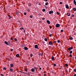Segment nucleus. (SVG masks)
<instances>
[{"mask_svg": "<svg viewBox=\"0 0 76 76\" xmlns=\"http://www.w3.org/2000/svg\"><path fill=\"white\" fill-rule=\"evenodd\" d=\"M46 22L48 24H50V21L49 20H47Z\"/></svg>", "mask_w": 76, "mask_h": 76, "instance_id": "6", "label": "nucleus"}, {"mask_svg": "<svg viewBox=\"0 0 76 76\" xmlns=\"http://www.w3.org/2000/svg\"><path fill=\"white\" fill-rule=\"evenodd\" d=\"M72 53H73V51H72V50H71L70 51V52H69V53L72 54Z\"/></svg>", "mask_w": 76, "mask_h": 76, "instance_id": "27", "label": "nucleus"}, {"mask_svg": "<svg viewBox=\"0 0 76 76\" xmlns=\"http://www.w3.org/2000/svg\"><path fill=\"white\" fill-rule=\"evenodd\" d=\"M34 48H38V45H36L34 46Z\"/></svg>", "mask_w": 76, "mask_h": 76, "instance_id": "11", "label": "nucleus"}, {"mask_svg": "<svg viewBox=\"0 0 76 76\" xmlns=\"http://www.w3.org/2000/svg\"><path fill=\"white\" fill-rule=\"evenodd\" d=\"M52 35H51V34H50L49 35V37H51Z\"/></svg>", "mask_w": 76, "mask_h": 76, "instance_id": "47", "label": "nucleus"}, {"mask_svg": "<svg viewBox=\"0 0 76 76\" xmlns=\"http://www.w3.org/2000/svg\"><path fill=\"white\" fill-rule=\"evenodd\" d=\"M74 16H75V15H72V18H73V17H74Z\"/></svg>", "mask_w": 76, "mask_h": 76, "instance_id": "41", "label": "nucleus"}, {"mask_svg": "<svg viewBox=\"0 0 76 76\" xmlns=\"http://www.w3.org/2000/svg\"><path fill=\"white\" fill-rule=\"evenodd\" d=\"M14 41H17V39H16V38H15L14 39Z\"/></svg>", "mask_w": 76, "mask_h": 76, "instance_id": "31", "label": "nucleus"}, {"mask_svg": "<svg viewBox=\"0 0 76 76\" xmlns=\"http://www.w3.org/2000/svg\"><path fill=\"white\" fill-rule=\"evenodd\" d=\"M19 13H20V12L18 10L16 12L15 15H19Z\"/></svg>", "mask_w": 76, "mask_h": 76, "instance_id": "2", "label": "nucleus"}, {"mask_svg": "<svg viewBox=\"0 0 76 76\" xmlns=\"http://www.w3.org/2000/svg\"><path fill=\"white\" fill-rule=\"evenodd\" d=\"M53 66H56V64H53Z\"/></svg>", "mask_w": 76, "mask_h": 76, "instance_id": "39", "label": "nucleus"}, {"mask_svg": "<svg viewBox=\"0 0 76 76\" xmlns=\"http://www.w3.org/2000/svg\"><path fill=\"white\" fill-rule=\"evenodd\" d=\"M42 11L43 12H45V9H43Z\"/></svg>", "mask_w": 76, "mask_h": 76, "instance_id": "23", "label": "nucleus"}, {"mask_svg": "<svg viewBox=\"0 0 76 76\" xmlns=\"http://www.w3.org/2000/svg\"><path fill=\"white\" fill-rule=\"evenodd\" d=\"M13 39V37H11V40H12Z\"/></svg>", "mask_w": 76, "mask_h": 76, "instance_id": "49", "label": "nucleus"}, {"mask_svg": "<svg viewBox=\"0 0 76 76\" xmlns=\"http://www.w3.org/2000/svg\"><path fill=\"white\" fill-rule=\"evenodd\" d=\"M25 71H26V72H27V70H26V68L25 69Z\"/></svg>", "mask_w": 76, "mask_h": 76, "instance_id": "42", "label": "nucleus"}, {"mask_svg": "<svg viewBox=\"0 0 76 76\" xmlns=\"http://www.w3.org/2000/svg\"><path fill=\"white\" fill-rule=\"evenodd\" d=\"M10 66L11 67H13V64H10Z\"/></svg>", "mask_w": 76, "mask_h": 76, "instance_id": "10", "label": "nucleus"}, {"mask_svg": "<svg viewBox=\"0 0 76 76\" xmlns=\"http://www.w3.org/2000/svg\"><path fill=\"white\" fill-rule=\"evenodd\" d=\"M56 28H58V27H60V24H57L56 25Z\"/></svg>", "mask_w": 76, "mask_h": 76, "instance_id": "3", "label": "nucleus"}, {"mask_svg": "<svg viewBox=\"0 0 76 76\" xmlns=\"http://www.w3.org/2000/svg\"><path fill=\"white\" fill-rule=\"evenodd\" d=\"M44 1H48V0H44Z\"/></svg>", "mask_w": 76, "mask_h": 76, "instance_id": "53", "label": "nucleus"}, {"mask_svg": "<svg viewBox=\"0 0 76 76\" xmlns=\"http://www.w3.org/2000/svg\"><path fill=\"white\" fill-rule=\"evenodd\" d=\"M56 42H57L56 41H55V42H54V43H55V44H56Z\"/></svg>", "mask_w": 76, "mask_h": 76, "instance_id": "52", "label": "nucleus"}, {"mask_svg": "<svg viewBox=\"0 0 76 76\" xmlns=\"http://www.w3.org/2000/svg\"><path fill=\"white\" fill-rule=\"evenodd\" d=\"M74 72H76V69H74Z\"/></svg>", "mask_w": 76, "mask_h": 76, "instance_id": "37", "label": "nucleus"}, {"mask_svg": "<svg viewBox=\"0 0 76 76\" xmlns=\"http://www.w3.org/2000/svg\"><path fill=\"white\" fill-rule=\"evenodd\" d=\"M39 23H41L42 22V21H39Z\"/></svg>", "mask_w": 76, "mask_h": 76, "instance_id": "48", "label": "nucleus"}, {"mask_svg": "<svg viewBox=\"0 0 76 76\" xmlns=\"http://www.w3.org/2000/svg\"><path fill=\"white\" fill-rule=\"evenodd\" d=\"M44 76H46V74H44Z\"/></svg>", "mask_w": 76, "mask_h": 76, "instance_id": "63", "label": "nucleus"}, {"mask_svg": "<svg viewBox=\"0 0 76 76\" xmlns=\"http://www.w3.org/2000/svg\"><path fill=\"white\" fill-rule=\"evenodd\" d=\"M23 73H24L25 74H26H26H26V73H25V72H23Z\"/></svg>", "mask_w": 76, "mask_h": 76, "instance_id": "55", "label": "nucleus"}, {"mask_svg": "<svg viewBox=\"0 0 76 76\" xmlns=\"http://www.w3.org/2000/svg\"><path fill=\"white\" fill-rule=\"evenodd\" d=\"M52 61H54V56H52Z\"/></svg>", "mask_w": 76, "mask_h": 76, "instance_id": "16", "label": "nucleus"}, {"mask_svg": "<svg viewBox=\"0 0 76 76\" xmlns=\"http://www.w3.org/2000/svg\"><path fill=\"white\" fill-rule=\"evenodd\" d=\"M74 76H76V74L74 75Z\"/></svg>", "mask_w": 76, "mask_h": 76, "instance_id": "62", "label": "nucleus"}, {"mask_svg": "<svg viewBox=\"0 0 76 76\" xmlns=\"http://www.w3.org/2000/svg\"><path fill=\"white\" fill-rule=\"evenodd\" d=\"M61 32H63V30H61Z\"/></svg>", "mask_w": 76, "mask_h": 76, "instance_id": "44", "label": "nucleus"}, {"mask_svg": "<svg viewBox=\"0 0 76 76\" xmlns=\"http://www.w3.org/2000/svg\"><path fill=\"white\" fill-rule=\"evenodd\" d=\"M73 48L72 47H71L70 48H69L68 49L69 51H70V50H72L73 49Z\"/></svg>", "mask_w": 76, "mask_h": 76, "instance_id": "1", "label": "nucleus"}, {"mask_svg": "<svg viewBox=\"0 0 76 76\" xmlns=\"http://www.w3.org/2000/svg\"><path fill=\"white\" fill-rule=\"evenodd\" d=\"M65 66H66V67H68V64H65Z\"/></svg>", "mask_w": 76, "mask_h": 76, "instance_id": "21", "label": "nucleus"}, {"mask_svg": "<svg viewBox=\"0 0 76 76\" xmlns=\"http://www.w3.org/2000/svg\"><path fill=\"white\" fill-rule=\"evenodd\" d=\"M45 41H48V40L47 39L45 38Z\"/></svg>", "mask_w": 76, "mask_h": 76, "instance_id": "26", "label": "nucleus"}, {"mask_svg": "<svg viewBox=\"0 0 76 76\" xmlns=\"http://www.w3.org/2000/svg\"><path fill=\"white\" fill-rule=\"evenodd\" d=\"M57 42H58V43H60V40H58L57 41Z\"/></svg>", "mask_w": 76, "mask_h": 76, "instance_id": "29", "label": "nucleus"}, {"mask_svg": "<svg viewBox=\"0 0 76 76\" xmlns=\"http://www.w3.org/2000/svg\"><path fill=\"white\" fill-rule=\"evenodd\" d=\"M65 7L66 9H69V6L68 5H66Z\"/></svg>", "mask_w": 76, "mask_h": 76, "instance_id": "8", "label": "nucleus"}, {"mask_svg": "<svg viewBox=\"0 0 76 76\" xmlns=\"http://www.w3.org/2000/svg\"><path fill=\"white\" fill-rule=\"evenodd\" d=\"M20 73H23V72H22V71H20Z\"/></svg>", "mask_w": 76, "mask_h": 76, "instance_id": "58", "label": "nucleus"}, {"mask_svg": "<svg viewBox=\"0 0 76 76\" xmlns=\"http://www.w3.org/2000/svg\"><path fill=\"white\" fill-rule=\"evenodd\" d=\"M10 58H11V59L12 60V57H10Z\"/></svg>", "mask_w": 76, "mask_h": 76, "instance_id": "59", "label": "nucleus"}, {"mask_svg": "<svg viewBox=\"0 0 76 76\" xmlns=\"http://www.w3.org/2000/svg\"><path fill=\"white\" fill-rule=\"evenodd\" d=\"M16 56L17 57H19L20 56V55L19 54H18L16 55Z\"/></svg>", "mask_w": 76, "mask_h": 76, "instance_id": "7", "label": "nucleus"}, {"mask_svg": "<svg viewBox=\"0 0 76 76\" xmlns=\"http://www.w3.org/2000/svg\"><path fill=\"white\" fill-rule=\"evenodd\" d=\"M30 18H32V15H30Z\"/></svg>", "mask_w": 76, "mask_h": 76, "instance_id": "40", "label": "nucleus"}, {"mask_svg": "<svg viewBox=\"0 0 76 76\" xmlns=\"http://www.w3.org/2000/svg\"><path fill=\"white\" fill-rule=\"evenodd\" d=\"M48 2H46L45 3V5L46 6H47L48 5Z\"/></svg>", "mask_w": 76, "mask_h": 76, "instance_id": "22", "label": "nucleus"}, {"mask_svg": "<svg viewBox=\"0 0 76 76\" xmlns=\"http://www.w3.org/2000/svg\"><path fill=\"white\" fill-rule=\"evenodd\" d=\"M28 5V6H30V7L31 6V4H29Z\"/></svg>", "mask_w": 76, "mask_h": 76, "instance_id": "36", "label": "nucleus"}, {"mask_svg": "<svg viewBox=\"0 0 76 76\" xmlns=\"http://www.w3.org/2000/svg\"><path fill=\"white\" fill-rule=\"evenodd\" d=\"M24 15H26V12H24Z\"/></svg>", "mask_w": 76, "mask_h": 76, "instance_id": "33", "label": "nucleus"}, {"mask_svg": "<svg viewBox=\"0 0 76 76\" xmlns=\"http://www.w3.org/2000/svg\"><path fill=\"white\" fill-rule=\"evenodd\" d=\"M73 11H74L75 12V11H76V8H73Z\"/></svg>", "mask_w": 76, "mask_h": 76, "instance_id": "17", "label": "nucleus"}, {"mask_svg": "<svg viewBox=\"0 0 76 76\" xmlns=\"http://www.w3.org/2000/svg\"><path fill=\"white\" fill-rule=\"evenodd\" d=\"M39 6L41 5V3H39Z\"/></svg>", "mask_w": 76, "mask_h": 76, "instance_id": "54", "label": "nucleus"}, {"mask_svg": "<svg viewBox=\"0 0 76 76\" xmlns=\"http://www.w3.org/2000/svg\"><path fill=\"white\" fill-rule=\"evenodd\" d=\"M10 72H13V69H11L10 67Z\"/></svg>", "mask_w": 76, "mask_h": 76, "instance_id": "19", "label": "nucleus"}, {"mask_svg": "<svg viewBox=\"0 0 76 76\" xmlns=\"http://www.w3.org/2000/svg\"><path fill=\"white\" fill-rule=\"evenodd\" d=\"M28 75H30V73H28Z\"/></svg>", "mask_w": 76, "mask_h": 76, "instance_id": "60", "label": "nucleus"}, {"mask_svg": "<svg viewBox=\"0 0 76 76\" xmlns=\"http://www.w3.org/2000/svg\"><path fill=\"white\" fill-rule=\"evenodd\" d=\"M41 56H43V53H41Z\"/></svg>", "mask_w": 76, "mask_h": 76, "instance_id": "46", "label": "nucleus"}, {"mask_svg": "<svg viewBox=\"0 0 76 76\" xmlns=\"http://www.w3.org/2000/svg\"><path fill=\"white\" fill-rule=\"evenodd\" d=\"M39 70H41V69H42V68H39Z\"/></svg>", "mask_w": 76, "mask_h": 76, "instance_id": "56", "label": "nucleus"}, {"mask_svg": "<svg viewBox=\"0 0 76 76\" xmlns=\"http://www.w3.org/2000/svg\"><path fill=\"white\" fill-rule=\"evenodd\" d=\"M3 69V70H6V68L4 67Z\"/></svg>", "mask_w": 76, "mask_h": 76, "instance_id": "30", "label": "nucleus"}, {"mask_svg": "<svg viewBox=\"0 0 76 76\" xmlns=\"http://www.w3.org/2000/svg\"><path fill=\"white\" fill-rule=\"evenodd\" d=\"M74 3L75 4V5H76V2L75 0H74Z\"/></svg>", "mask_w": 76, "mask_h": 76, "instance_id": "18", "label": "nucleus"}, {"mask_svg": "<svg viewBox=\"0 0 76 76\" xmlns=\"http://www.w3.org/2000/svg\"><path fill=\"white\" fill-rule=\"evenodd\" d=\"M24 49L25 50H28V48L26 47H24Z\"/></svg>", "mask_w": 76, "mask_h": 76, "instance_id": "9", "label": "nucleus"}, {"mask_svg": "<svg viewBox=\"0 0 76 76\" xmlns=\"http://www.w3.org/2000/svg\"><path fill=\"white\" fill-rule=\"evenodd\" d=\"M73 37H69V39L70 40H73Z\"/></svg>", "mask_w": 76, "mask_h": 76, "instance_id": "14", "label": "nucleus"}, {"mask_svg": "<svg viewBox=\"0 0 76 76\" xmlns=\"http://www.w3.org/2000/svg\"><path fill=\"white\" fill-rule=\"evenodd\" d=\"M31 71L32 72H35V69L34 68H32L31 69Z\"/></svg>", "mask_w": 76, "mask_h": 76, "instance_id": "5", "label": "nucleus"}, {"mask_svg": "<svg viewBox=\"0 0 76 76\" xmlns=\"http://www.w3.org/2000/svg\"><path fill=\"white\" fill-rule=\"evenodd\" d=\"M39 56H41V53H39Z\"/></svg>", "mask_w": 76, "mask_h": 76, "instance_id": "51", "label": "nucleus"}, {"mask_svg": "<svg viewBox=\"0 0 76 76\" xmlns=\"http://www.w3.org/2000/svg\"><path fill=\"white\" fill-rule=\"evenodd\" d=\"M4 43L5 44H6V45H8V42H7L6 41H5L4 42Z\"/></svg>", "mask_w": 76, "mask_h": 76, "instance_id": "15", "label": "nucleus"}, {"mask_svg": "<svg viewBox=\"0 0 76 76\" xmlns=\"http://www.w3.org/2000/svg\"><path fill=\"white\" fill-rule=\"evenodd\" d=\"M23 32H25V30H23Z\"/></svg>", "mask_w": 76, "mask_h": 76, "instance_id": "61", "label": "nucleus"}, {"mask_svg": "<svg viewBox=\"0 0 76 76\" xmlns=\"http://www.w3.org/2000/svg\"><path fill=\"white\" fill-rule=\"evenodd\" d=\"M53 44V42H50L49 43V45H52V44Z\"/></svg>", "mask_w": 76, "mask_h": 76, "instance_id": "13", "label": "nucleus"}, {"mask_svg": "<svg viewBox=\"0 0 76 76\" xmlns=\"http://www.w3.org/2000/svg\"><path fill=\"white\" fill-rule=\"evenodd\" d=\"M31 57H32L33 56V54L31 53L30 55Z\"/></svg>", "mask_w": 76, "mask_h": 76, "instance_id": "28", "label": "nucleus"}, {"mask_svg": "<svg viewBox=\"0 0 76 76\" xmlns=\"http://www.w3.org/2000/svg\"><path fill=\"white\" fill-rule=\"evenodd\" d=\"M59 4H63V3L61 2H60V3H59Z\"/></svg>", "mask_w": 76, "mask_h": 76, "instance_id": "34", "label": "nucleus"}, {"mask_svg": "<svg viewBox=\"0 0 76 76\" xmlns=\"http://www.w3.org/2000/svg\"><path fill=\"white\" fill-rule=\"evenodd\" d=\"M57 14L58 15L59 14V13L58 12H57Z\"/></svg>", "mask_w": 76, "mask_h": 76, "instance_id": "35", "label": "nucleus"}, {"mask_svg": "<svg viewBox=\"0 0 76 76\" xmlns=\"http://www.w3.org/2000/svg\"><path fill=\"white\" fill-rule=\"evenodd\" d=\"M49 28L50 29H51L52 28V27L51 26H50Z\"/></svg>", "mask_w": 76, "mask_h": 76, "instance_id": "43", "label": "nucleus"}, {"mask_svg": "<svg viewBox=\"0 0 76 76\" xmlns=\"http://www.w3.org/2000/svg\"><path fill=\"white\" fill-rule=\"evenodd\" d=\"M13 50L12 49H11L10 50L11 51H13Z\"/></svg>", "mask_w": 76, "mask_h": 76, "instance_id": "38", "label": "nucleus"}, {"mask_svg": "<svg viewBox=\"0 0 76 76\" xmlns=\"http://www.w3.org/2000/svg\"><path fill=\"white\" fill-rule=\"evenodd\" d=\"M67 15L68 16H70V13L68 12L67 13Z\"/></svg>", "mask_w": 76, "mask_h": 76, "instance_id": "12", "label": "nucleus"}, {"mask_svg": "<svg viewBox=\"0 0 76 76\" xmlns=\"http://www.w3.org/2000/svg\"><path fill=\"white\" fill-rule=\"evenodd\" d=\"M1 76H4V75H3V74H1Z\"/></svg>", "mask_w": 76, "mask_h": 76, "instance_id": "45", "label": "nucleus"}, {"mask_svg": "<svg viewBox=\"0 0 76 76\" xmlns=\"http://www.w3.org/2000/svg\"><path fill=\"white\" fill-rule=\"evenodd\" d=\"M54 13V12H53V11H50L49 12V14H51V13Z\"/></svg>", "mask_w": 76, "mask_h": 76, "instance_id": "4", "label": "nucleus"}, {"mask_svg": "<svg viewBox=\"0 0 76 76\" xmlns=\"http://www.w3.org/2000/svg\"><path fill=\"white\" fill-rule=\"evenodd\" d=\"M46 9H47L48 8V7H46Z\"/></svg>", "mask_w": 76, "mask_h": 76, "instance_id": "57", "label": "nucleus"}, {"mask_svg": "<svg viewBox=\"0 0 76 76\" xmlns=\"http://www.w3.org/2000/svg\"><path fill=\"white\" fill-rule=\"evenodd\" d=\"M45 20V18H42V20Z\"/></svg>", "mask_w": 76, "mask_h": 76, "instance_id": "50", "label": "nucleus"}, {"mask_svg": "<svg viewBox=\"0 0 76 76\" xmlns=\"http://www.w3.org/2000/svg\"><path fill=\"white\" fill-rule=\"evenodd\" d=\"M69 57H72V54H70L69 56Z\"/></svg>", "mask_w": 76, "mask_h": 76, "instance_id": "25", "label": "nucleus"}, {"mask_svg": "<svg viewBox=\"0 0 76 76\" xmlns=\"http://www.w3.org/2000/svg\"><path fill=\"white\" fill-rule=\"evenodd\" d=\"M43 44H45V42H43Z\"/></svg>", "mask_w": 76, "mask_h": 76, "instance_id": "64", "label": "nucleus"}, {"mask_svg": "<svg viewBox=\"0 0 76 76\" xmlns=\"http://www.w3.org/2000/svg\"><path fill=\"white\" fill-rule=\"evenodd\" d=\"M8 17H9V19H11V16H10V15H8Z\"/></svg>", "mask_w": 76, "mask_h": 76, "instance_id": "24", "label": "nucleus"}, {"mask_svg": "<svg viewBox=\"0 0 76 76\" xmlns=\"http://www.w3.org/2000/svg\"><path fill=\"white\" fill-rule=\"evenodd\" d=\"M34 69H35V70H36V71H37V69H38L36 67H34Z\"/></svg>", "mask_w": 76, "mask_h": 76, "instance_id": "20", "label": "nucleus"}, {"mask_svg": "<svg viewBox=\"0 0 76 76\" xmlns=\"http://www.w3.org/2000/svg\"><path fill=\"white\" fill-rule=\"evenodd\" d=\"M20 29H21V30L23 29V27H21L20 28Z\"/></svg>", "mask_w": 76, "mask_h": 76, "instance_id": "32", "label": "nucleus"}]
</instances>
